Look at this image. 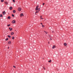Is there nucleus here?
<instances>
[{
  "label": "nucleus",
  "mask_w": 73,
  "mask_h": 73,
  "mask_svg": "<svg viewBox=\"0 0 73 73\" xmlns=\"http://www.w3.org/2000/svg\"><path fill=\"white\" fill-rule=\"evenodd\" d=\"M12 23H13V24H15V23H16V21L14 20H13V21L12 22Z\"/></svg>",
  "instance_id": "obj_1"
},
{
  "label": "nucleus",
  "mask_w": 73,
  "mask_h": 73,
  "mask_svg": "<svg viewBox=\"0 0 73 73\" xmlns=\"http://www.w3.org/2000/svg\"><path fill=\"white\" fill-rule=\"evenodd\" d=\"M21 9L20 8H19L18 9V11H21Z\"/></svg>",
  "instance_id": "obj_2"
},
{
  "label": "nucleus",
  "mask_w": 73,
  "mask_h": 73,
  "mask_svg": "<svg viewBox=\"0 0 73 73\" xmlns=\"http://www.w3.org/2000/svg\"><path fill=\"white\" fill-rule=\"evenodd\" d=\"M38 6H37L36 7V9H35L36 11H37V9H38Z\"/></svg>",
  "instance_id": "obj_3"
},
{
  "label": "nucleus",
  "mask_w": 73,
  "mask_h": 73,
  "mask_svg": "<svg viewBox=\"0 0 73 73\" xmlns=\"http://www.w3.org/2000/svg\"><path fill=\"white\" fill-rule=\"evenodd\" d=\"M20 16L21 17H22V16H24V15H23V13H21V14Z\"/></svg>",
  "instance_id": "obj_4"
},
{
  "label": "nucleus",
  "mask_w": 73,
  "mask_h": 73,
  "mask_svg": "<svg viewBox=\"0 0 73 73\" xmlns=\"http://www.w3.org/2000/svg\"><path fill=\"white\" fill-rule=\"evenodd\" d=\"M11 44V41H9L8 42V44Z\"/></svg>",
  "instance_id": "obj_5"
},
{
  "label": "nucleus",
  "mask_w": 73,
  "mask_h": 73,
  "mask_svg": "<svg viewBox=\"0 0 73 73\" xmlns=\"http://www.w3.org/2000/svg\"><path fill=\"white\" fill-rule=\"evenodd\" d=\"M56 48V46L54 45H53L52 47V48L54 49V48Z\"/></svg>",
  "instance_id": "obj_6"
},
{
  "label": "nucleus",
  "mask_w": 73,
  "mask_h": 73,
  "mask_svg": "<svg viewBox=\"0 0 73 73\" xmlns=\"http://www.w3.org/2000/svg\"><path fill=\"white\" fill-rule=\"evenodd\" d=\"M14 34V33L13 32H12L11 33V35H13Z\"/></svg>",
  "instance_id": "obj_7"
},
{
  "label": "nucleus",
  "mask_w": 73,
  "mask_h": 73,
  "mask_svg": "<svg viewBox=\"0 0 73 73\" xmlns=\"http://www.w3.org/2000/svg\"><path fill=\"white\" fill-rule=\"evenodd\" d=\"M7 37H9V38H11V36L10 35H8Z\"/></svg>",
  "instance_id": "obj_8"
},
{
  "label": "nucleus",
  "mask_w": 73,
  "mask_h": 73,
  "mask_svg": "<svg viewBox=\"0 0 73 73\" xmlns=\"http://www.w3.org/2000/svg\"><path fill=\"white\" fill-rule=\"evenodd\" d=\"M3 15H5V11H4L3 13Z\"/></svg>",
  "instance_id": "obj_9"
},
{
  "label": "nucleus",
  "mask_w": 73,
  "mask_h": 73,
  "mask_svg": "<svg viewBox=\"0 0 73 73\" xmlns=\"http://www.w3.org/2000/svg\"><path fill=\"white\" fill-rule=\"evenodd\" d=\"M64 45L65 46H66V45H67V44H66V43H64Z\"/></svg>",
  "instance_id": "obj_10"
},
{
  "label": "nucleus",
  "mask_w": 73,
  "mask_h": 73,
  "mask_svg": "<svg viewBox=\"0 0 73 73\" xmlns=\"http://www.w3.org/2000/svg\"><path fill=\"white\" fill-rule=\"evenodd\" d=\"M13 13H15L16 12V11L15 10H14L13 11Z\"/></svg>",
  "instance_id": "obj_11"
},
{
  "label": "nucleus",
  "mask_w": 73,
  "mask_h": 73,
  "mask_svg": "<svg viewBox=\"0 0 73 73\" xmlns=\"http://www.w3.org/2000/svg\"><path fill=\"white\" fill-rule=\"evenodd\" d=\"M5 4H6L7 5V4H8V3L7 2H5Z\"/></svg>",
  "instance_id": "obj_12"
},
{
  "label": "nucleus",
  "mask_w": 73,
  "mask_h": 73,
  "mask_svg": "<svg viewBox=\"0 0 73 73\" xmlns=\"http://www.w3.org/2000/svg\"><path fill=\"white\" fill-rule=\"evenodd\" d=\"M37 10H38V11H40V8H38Z\"/></svg>",
  "instance_id": "obj_13"
},
{
  "label": "nucleus",
  "mask_w": 73,
  "mask_h": 73,
  "mask_svg": "<svg viewBox=\"0 0 73 73\" xmlns=\"http://www.w3.org/2000/svg\"><path fill=\"white\" fill-rule=\"evenodd\" d=\"M12 7H10V10H12Z\"/></svg>",
  "instance_id": "obj_14"
},
{
  "label": "nucleus",
  "mask_w": 73,
  "mask_h": 73,
  "mask_svg": "<svg viewBox=\"0 0 73 73\" xmlns=\"http://www.w3.org/2000/svg\"><path fill=\"white\" fill-rule=\"evenodd\" d=\"M7 18L8 19H11V17L9 16L7 17Z\"/></svg>",
  "instance_id": "obj_15"
},
{
  "label": "nucleus",
  "mask_w": 73,
  "mask_h": 73,
  "mask_svg": "<svg viewBox=\"0 0 73 73\" xmlns=\"http://www.w3.org/2000/svg\"><path fill=\"white\" fill-rule=\"evenodd\" d=\"M36 13H38V11H36L35 13V15H36Z\"/></svg>",
  "instance_id": "obj_16"
},
{
  "label": "nucleus",
  "mask_w": 73,
  "mask_h": 73,
  "mask_svg": "<svg viewBox=\"0 0 73 73\" xmlns=\"http://www.w3.org/2000/svg\"><path fill=\"white\" fill-rule=\"evenodd\" d=\"M12 16L13 17H14V16H15V15H13V14H12Z\"/></svg>",
  "instance_id": "obj_17"
},
{
  "label": "nucleus",
  "mask_w": 73,
  "mask_h": 73,
  "mask_svg": "<svg viewBox=\"0 0 73 73\" xmlns=\"http://www.w3.org/2000/svg\"><path fill=\"white\" fill-rule=\"evenodd\" d=\"M1 2H2V3L4 2V0H1Z\"/></svg>",
  "instance_id": "obj_18"
},
{
  "label": "nucleus",
  "mask_w": 73,
  "mask_h": 73,
  "mask_svg": "<svg viewBox=\"0 0 73 73\" xmlns=\"http://www.w3.org/2000/svg\"><path fill=\"white\" fill-rule=\"evenodd\" d=\"M0 17H3V15H2V14L1 15H0Z\"/></svg>",
  "instance_id": "obj_19"
},
{
  "label": "nucleus",
  "mask_w": 73,
  "mask_h": 73,
  "mask_svg": "<svg viewBox=\"0 0 73 73\" xmlns=\"http://www.w3.org/2000/svg\"><path fill=\"white\" fill-rule=\"evenodd\" d=\"M12 38L13 39V40H14V36H13Z\"/></svg>",
  "instance_id": "obj_20"
},
{
  "label": "nucleus",
  "mask_w": 73,
  "mask_h": 73,
  "mask_svg": "<svg viewBox=\"0 0 73 73\" xmlns=\"http://www.w3.org/2000/svg\"><path fill=\"white\" fill-rule=\"evenodd\" d=\"M12 30V28H11L10 29V31H11Z\"/></svg>",
  "instance_id": "obj_21"
},
{
  "label": "nucleus",
  "mask_w": 73,
  "mask_h": 73,
  "mask_svg": "<svg viewBox=\"0 0 73 73\" xmlns=\"http://www.w3.org/2000/svg\"><path fill=\"white\" fill-rule=\"evenodd\" d=\"M10 25H11V24H9V25H7V26H8V27H9V26H10Z\"/></svg>",
  "instance_id": "obj_22"
},
{
  "label": "nucleus",
  "mask_w": 73,
  "mask_h": 73,
  "mask_svg": "<svg viewBox=\"0 0 73 73\" xmlns=\"http://www.w3.org/2000/svg\"><path fill=\"white\" fill-rule=\"evenodd\" d=\"M48 62H51V60H50L48 61Z\"/></svg>",
  "instance_id": "obj_23"
},
{
  "label": "nucleus",
  "mask_w": 73,
  "mask_h": 73,
  "mask_svg": "<svg viewBox=\"0 0 73 73\" xmlns=\"http://www.w3.org/2000/svg\"><path fill=\"white\" fill-rule=\"evenodd\" d=\"M8 40V38H7L5 39V40H6V41H7V40Z\"/></svg>",
  "instance_id": "obj_24"
},
{
  "label": "nucleus",
  "mask_w": 73,
  "mask_h": 73,
  "mask_svg": "<svg viewBox=\"0 0 73 73\" xmlns=\"http://www.w3.org/2000/svg\"><path fill=\"white\" fill-rule=\"evenodd\" d=\"M13 2H14V3H15V0H13Z\"/></svg>",
  "instance_id": "obj_25"
},
{
  "label": "nucleus",
  "mask_w": 73,
  "mask_h": 73,
  "mask_svg": "<svg viewBox=\"0 0 73 73\" xmlns=\"http://www.w3.org/2000/svg\"><path fill=\"white\" fill-rule=\"evenodd\" d=\"M43 69H44V70H45V68L44 67H43Z\"/></svg>",
  "instance_id": "obj_26"
},
{
  "label": "nucleus",
  "mask_w": 73,
  "mask_h": 73,
  "mask_svg": "<svg viewBox=\"0 0 73 73\" xmlns=\"http://www.w3.org/2000/svg\"><path fill=\"white\" fill-rule=\"evenodd\" d=\"M42 26L43 28H44V26L43 25H42Z\"/></svg>",
  "instance_id": "obj_27"
},
{
  "label": "nucleus",
  "mask_w": 73,
  "mask_h": 73,
  "mask_svg": "<svg viewBox=\"0 0 73 73\" xmlns=\"http://www.w3.org/2000/svg\"><path fill=\"white\" fill-rule=\"evenodd\" d=\"M45 32V33H46V34H47V33H47V32H46V31H44Z\"/></svg>",
  "instance_id": "obj_28"
},
{
  "label": "nucleus",
  "mask_w": 73,
  "mask_h": 73,
  "mask_svg": "<svg viewBox=\"0 0 73 73\" xmlns=\"http://www.w3.org/2000/svg\"><path fill=\"white\" fill-rule=\"evenodd\" d=\"M13 67H14L15 68H16V67L15 66H13Z\"/></svg>",
  "instance_id": "obj_29"
},
{
  "label": "nucleus",
  "mask_w": 73,
  "mask_h": 73,
  "mask_svg": "<svg viewBox=\"0 0 73 73\" xmlns=\"http://www.w3.org/2000/svg\"><path fill=\"white\" fill-rule=\"evenodd\" d=\"M44 4H45V3H43L42 5H44Z\"/></svg>",
  "instance_id": "obj_30"
},
{
  "label": "nucleus",
  "mask_w": 73,
  "mask_h": 73,
  "mask_svg": "<svg viewBox=\"0 0 73 73\" xmlns=\"http://www.w3.org/2000/svg\"><path fill=\"white\" fill-rule=\"evenodd\" d=\"M9 29H11V27H9Z\"/></svg>",
  "instance_id": "obj_31"
},
{
  "label": "nucleus",
  "mask_w": 73,
  "mask_h": 73,
  "mask_svg": "<svg viewBox=\"0 0 73 73\" xmlns=\"http://www.w3.org/2000/svg\"><path fill=\"white\" fill-rule=\"evenodd\" d=\"M42 17V16H40V18H41Z\"/></svg>",
  "instance_id": "obj_32"
},
{
  "label": "nucleus",
  "mask_w": 73,
  "mask_h": 73,
  "mask_svg": "<svg viewBox=\"0 0 73 73\" xmlns=\"http://www.w3.org/2000/svg\"><path fill=\"white\" fill-rule=\"evenodd\" d=\"M40 24H41L42 25V23H40Z\"/></svg>",
  "instance_id": "obj_33"
},
{
  "label": "nucleus",
  "mask_w": 73,
  "mask_h": 73,
  "mask_svg": "<svg viewBox=\"0 0 73 73\" xmlns=\"http://www.w3.org/2000/svg\"><path fill=\"white\" fill-rule=\"evenodd\" d=\"M41 19H43V18H40Z\"/></svg>",
  "instance_id": "obj_34"
},
{
  "label": "nucleus",
  "mask_w": 73,
  "mask_h": 73,
  "mask_svg": "<svg viewBox=\"0 0 73 73\" xmlns=\"http://www.w3.org/2000/svg\"><path fill=\"white\" fill-rule=\"evenodd\" d=\"M9 47H8V49H9Z\"/></svg>",
  "instance_id": "obj_35"
},
{
  "label": "nucleus",
  "mask_w": 73,
  "mask_h": 73,
  "mask_svg": "<svg viewBox=\"0 0 73 73\" xmlns=\"http://www.w3.org/2000/svg\"><path fill=\"white\" fill-rule=\"evenodd\" d=\"M50 40H52V39H51V38H50Z\"/></svg>",
  "instance_id": "obj_36"
},
{
  "label": "nucleus",
  "mask_w": 73,
  "mask_h": 73,
  "mask_svg": "<svg viewBox=\"0 0 73 73\" xmlns=\"http://www.w3.org/2000/svg\"><path fill=\"white\" fill-rule=\"evenodd\" d=\"M52 33H53L54 32H53V31H52Z\"/></svg>",
  "instance_id": "obj_37"
},
{
  "label": "nucleus",
  "mask_w": 73,
  "mask_h": 73,
  "mask_svg": "<svg viewBox=\"0 0 73 73\" xmlns=\"http://www.w3.org/2000/svg\"><path fill=\"white\" fill-rule=\"evenodd\" d=\"M48 44H49V42H48Z\"/></svg>",
  "instance_id": "obj_38"
},
{
  "label": "nucleus",
  "mask_w": 73,
  "mask_h": 73,
  "mask_svg": "<svg viewBox=\"0 0 73 73\" xmlns=\"http://www.w3.org/2000/svg\"><path fill=\"white\" fill-rule=\"evenodd\" d=\"M49 37H50V36H49Z\"/></svg>",
  "instance_id": "obj_39"
},
{
  "label": "nucleus",
  "mask_w": 73,
  "mask_h": 73,
  "mask_svg": "<svg viewBox=\"0 0 73 73\" xmlns=\"http://www.w3.org/2000/svg\"><path fill=\"white\" fill-rule=\"evenodd\" d=\"M44 59V58H43V59Z\"/></svg>",
  "instance_id": "obj_40"
}]
</instances>
